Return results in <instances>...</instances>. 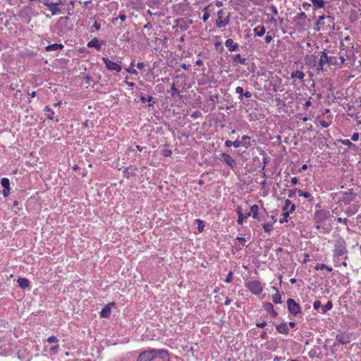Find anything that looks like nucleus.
I'll list each match as a JSON object with an SVG mask.
<instances>
[{
	"label": "nucleus",
	"instance_id": "63",
	"mask_svg": "<svg viewBox=\"0 0 361 361\" xmlns=\"http://www.w3.org/2000/svg\"><path fill=\"white\" fill-rule=\"evenodd\" d=\"M39 2L42 3L45 6L48 7L52 2L49 0H39Z\"/></svg>",
	"mask_w": 361,
	"mask_h": 361
},
{
	"label": "nucleus",
	"instance_id": "58",
	"mask_svg": "<svg viewBox=\"0 0 361 361\" xmlns=\"http://www.w3.org/2000/svg\"><path fill=\"white\" fill-rule=\"evenodd\" d=\"M152 99V96H147V97H141V100L142 102H151Z\"/></svg>",
	"mask_w": 361,
	"mask_h": 361
},
{
	"label": "nucleus",
	"instance_id": "39",
	"mask_svg": "<svg viewBox=\"0 0 361 361\" xmlns=\"http://www.w3.org/2000/svg\"><path fill=\"white\" fill-rule=\"evenodd\" d=\"M238 220H237V222L239 225H242L244 221L247 219L246 216L244 215L243 213H240L238 215Z\"/></svg>",
	"mask_w": 361,
	"mask_h": 361
},
{
	"label": "nucleus",
	"instance_id": "1",
	"mask_svg": "<svg viewBox=\"0 0 361 361\" xmlns=\"http://www.w3.org/2000/svg\"><path fill=\"white\" fill-rule=\"evenodd\" d=\"M329 52L330 51H328L326 49H324L319 53L318 66L317 67V73L326 71L324 68L326 64L341 67L346 61L343 53H339V61H338L336 56L329 55Z\"/></svg>",
	"mask_w": 361,
	"mask_h": 361
},
{
	"label": "nucleus",
	"instance_id": "9",
	"mask_svg": "<svg viewBox=\"0 0 361 361\" xmlns=\"http://www.w3.org/2000/svg\"><path fill=\"white\" fill-rule=\"evenodd\" d=\"M102 61H104L106 68L111 71H116L118 73L122 70L121 62H114L106 56L102 57Z\"/></svg>",
	"mask_w": 361,
	"mask_h": 361
},
{
	"label": "nucleus",
	"instance_id": "24",
	"mask_svg": "<svg viewBox=\"0 0 361 361\" xmlns=\"http://www.w3.org/2000/svg\"><path fill=\"white\" fill-rule=\"evenodd\" d=\"M87 47L91 48L94 47L98 51L101 49V44H99L98 39L96 37L93 38L87 43Z\"/></svg>",
	"mask_w": 361,
	"mask_h": 361
},
{
	"label": "nucleus",
	"instance_id": "8",
	"mask_svg": "<svg viewBox=\"0 0 361 361\" xmlns=\"http://www.w3.org/2000/svg\"><path fill=\"white\" fill-rule=\"evenodd\" d=\"M245 286L249 291L256 295L261 294L264 289L262 283L258 280H250L245 283Z\"/></svg>",
	"mask_w": 361,
	"mask_h": 361
},
{
	"label": "nucleus",
	"instance_id": "22",
	"mask_svg": "<svg viewBox=\"0 0 361 361\" xmlns=\"http://www.w3.org/2000/svg\"><path fill=\"white\" fill-rule=\"evenodd\" d=\"M17 282L19 287H20L23 289L29 287L30 285V281L26 278H18Z\"/></svg>",
	"mask_w": 361,
	"mask_h": 361
},
{
	"label": "nucleus",
	"instance_id": "4",
	"mask_svg": "<svg viewBox=\"0 0 361 361\" xmlns=\"http://www.w3.org/2000/svg\"><path fill=\"white\" fill-rule=\"evenodd\" d=\"M169 356L168 351L164 349H150L139 354L137 361H152L157 357L166 359Z\"/></svg>",
	"mask_w": 361,
	"mask_h": 361
},
{
	"label": "nucleus",
	"instance_id": "45",
	"mask_svg": "<svg viewBox=\"0 0 361 361\" xmlns=\"http://www.w3.org/2000/svg\"><path fill=\"white\" fill-rule=\"evenodd\" d=\"M47 342L49 343H56L59 342V339L56 336H52L47 338Z\"/></svg>",
	"mask_w": 361,
	"mask_h": 361
},
{
	"label": "nucleus",
	"instance_id": "14",
	"mask_svg": "<svg viewBox=\"0 0 361 361\" xmlns=\"http://www.w3.org/2000/svg\"><path fill=\"white\" fill-rule=\"evenodd\" d=\"M1 186L3 187L2 194L4 197H8L10 194V180L7 178H3L1 180Z\"/></svg>",
	"mask_w": 361,
	"mask_h": 361
},
{
	"label": "nucleus",
	"instance_id": "64",
	"mask_svg": "<svg viewBox=\"0 0 361 361\" xmlns=\"http://www.w3.org/2000/svg\"><path fill=\"white\" fill-rule=\"evenodd\" d=\"M252 92L250 91H247L243 94V96L246 98H250L252 97Z\"/></svg>",
	"mask_w": 361,
	"mask_h": 361
},
{
	"label": "nucleus",
	"instance_id": "20",
	"mask_svg": "<svg viewBox=\"0 0 361 361\" xmlns=\"http://www.w3.org/2000/svg\"><path fill=\"white\" fill-rule=\"evenodd\" d=\"M255 36L262 37L266 32V28L264 25H259L256 26L254 30Z\"/></svg>",
	"mask_w": 361,
	"mask_h": 361
},
{
	"label": "nucleus",
	"instance_id": "56",
	"mask_svg": "<svg viewBox=\"0 0 361 361\" xmlns=\"http://www.w3.org/2000/svg\"><path fill=\"white\" fill-rule=\"evenodd\" d=\"M198 222V230L200 232H202L204 228V225L202 224V221L200 219L197 220Z\"/></svg>",
	"mask_w": 361,
	"mask_h": 361
},
{
	"label": "nucleus",
	"instance_id": "16",
	"mask_svg": "<svg viewBox=\"0 0 361 361\" xmlns=\"http://www.w3.org/2000/svg\"><path fill=\"white\" fill-rule=\"evenodd\" d=\"M225 46L230 51H235L238 49V44L234 42L232 39H227L225 42Z\"/></svg>",
	"mask_w": 361,
	"mask_h": 361
},
{
	"label": "nucleus",
	"instance_id": "30",
	"mask_svg": "<svg viewBox=\"0 0 361 361\" xmlns=\"http://www.w3.org/2000/svg\"><path fill=\"white\" fill-rule=\"evenodd\" d=\"M272 288L276 291L271 297L273 302L275 304H281L282 301L280 293L275 287H272Z\"/></svg>",
	"mask_w": 361,
	"mask_h": 361
},
{
	"label": "nucleus",
	"instance_id": "52",
	"mask_svg": "<svg viewBox=\"0 0 361 361\" xmlns=\"http://www.w3.org/2000/svg\"><path fill=\"white\" fill-rule=\"evenodd\" d=\"M322 305V303L319 300H315L313 303V307L315 310L319 309Z\"/></svg>",
	"mask_w": 361,
	"mask_h": 361
},
{
	"label": "nucleus",
	"instance_id": "12",
	"mask_svg": "<svg viewBox=\"0 0 361 361\" xmlns=\"http://www.w3.org/2000/svg\"><path fill=\"white\" fill-rule=\"evenodd\" d=\"M288 311L293 315H297L301 312L300 306L293 299L289 298L287 300Z\"/></svg>",
	"mask_w": 361,
	"mask_h": 361
},
{
	"label": "nucleus",
	"instance_id": "53",
	"mask_svg": "<svg viewBox=\"0 0 361 361\" xmlns=\"http://www.w3.org/2000/svg\"><path fill=\"white\" fill-rule=\"evenodd\" d=\"M172 154V151L170 149H164L163 151V155L166 157H171Z\"/></svg>",
	"mask_w": 361,
	"mask_h": 361
},
{
	"label": "nucleus",
	"instance_id": "59",
	"mask_svg": "<svg viewBox=\"0 0 361 361\" xmlns=\"http://www.w3.org/2000/svg\"><path fill=\"white\" fill-rule=\"evenodd\" d=\"M272 39H273V38L271 36H270L269 35L265 36L264 41L267 44H269Z\"/></svg>",
	"mask_w": 361,
	"mask_h": 361
},
{
	"label": "nucleus",
	"instance_id": "25",
	"mask_svg": "<svg viewBox=\"0 0 361 361\" xmlns=\"http://www.w3.org/2000/svg\"><path fill=\"white\" fill-rule=\"evenodd\" d=\"M290 78L302 81L305 78V73L300 71H295L291 73Z\"/></svg>",
	"mask_w": 361,
	"mask_h": 361
},
{
	"label": "nucleus",
	"instance_id": "43",
	"mask_svg": "<svg viewBox=\"0 0 361 361\" xmlns=\"http://www.w3.org/2000/svg\"><path fill=\"white\" fill-rule=\"evenodd\" d=\"M171 96L172 97H174L176 94H178L179 92L176 86V85L174 83H173L171 85Z\"/></svg>",
	"mask_w": 361,
	"mask_h": 361
},
{
	"label": "nucleus",
	"instance_id": "3",
	"mask_svg": "<svg viewBox=\"0 0 361 361\" xmlns=\"http://www.w3.org/2000/svg\"><path fill=\"white\" fill-rule=\"evenodd\" d=\"M355 42L353 39L349 35L345 36L341 39L340 42V52L343 53L346 60H350L355 56Z\"/></svg>",
	"mask_w": 361,
	"mask_h": 361
},
{
	"label": "nucleus",
	"instance_id": "55",
	"mask_svg": "<svg viewBox=\"0 0 361 361\" xmlns=\"http://www.w3.org/2000/svg\"><path fill=\"white\" fill-rule=\"evenodd\" d=\"M359 137H360V134L358 133H355L353 134L352 137H351V140L355 142V141H357L359 140Z\"/></svg>",
	"mask_w": 361,
	"mask_h": 361
},
{
	"label": "nucleus",
	"instance_id": "46",
	"mask_svg": "<svg viewBox=\"0 0 361 361\" xmlns=\"http://www.w3.org/2000/svg\"><path fill=\"white\" fill-rule=\"evenodd\" d=\"M235 92L238 94H240L239 99H243V88L240 86H238L235 88Z\"/></svg>",
	"mask_w": 361,
	"mask_h": 361
},
{
	"label": "nucleus",
	"instance_id": "5",
	"mask_svg": "<svg viewBox=\"0 0 361 361\" xmlns=\"http://www.w3.org/2000/svg\"><path fill=\"white\" fill-rule=\"evenodd\" d=\"M357 194L352 189L348 192H338L333 194V199L341 205H348L353 202Z\"/></svg>",
	"mask_w": 361,
	"mask_h": 361
},
{
	"label": "nucleus",
	"instance_id": "50",
	"mask_svg": "<svg viewBox=\"0 0 361 361\" xmlns=\"http://www.w3.org/2000/svg\"><path fill=\"white\" fill-rule=\"evenodd\" d=\"M214 4V8L216 6L217 8H221L224 6L223 1H216L215 2H212Z\"/></svg>",
	"mask_w": 361,
	"mask_h": 361
},
{
	"label": "nucleus",
	"instance_id": "15",
	"mask_svg": "<svg viewBox=\"0 0 361 361\" xmlns=\"http://www.w3.org/2000/svg\"><path fill=\"white\" fill-rule=\"evenodd\" d=\"M221 157L223 161L231 169H233L236 166V161L230 154L222 153Z\"/></svg>",
	"mask_w": 361,
	"mask_h": 361
},
{
	"label": "nucleus",
	"instance_id": "19",
	"mask_svg": "<svg viewBox=\"0 0 361 361\" xmlns=\"http://www.w3.org/2000/svg\"><path fill=\"white\" fill-rule=\"evenodd\" d=\"M276 329L279 333L284 335L288 334L289 332L288 324L286 323H281L279 324H276Z\"/></svg>",
	"mask_w": 361,
	"mask_h": 361
},
{
	"label": "nucleus",
	"instance_id": "11",
	"mask_svg": "<svg viewBox=\"0 0 361 361\" xmlns=\"http://www.w3.org/2000/svg\"><path fill=\"white\" fill-rule=\"evenodd\" d=\"M318 56L315 55V54H308L306 55L305 57V64L310 68H315V71H317V67L318 66Z\"/></svg>",
	"mask_w": 361,
	"mask_h": 361
},
{
	"label": "nucleus",
	"instance_id": "38",
	"mask_svg": "<svg viewBox=\"0 0 361 361\" xmlns=\"http://www.w3.org/2000/svg\"><path fill=\"white\" fill-rule=\"evenodd\" d=\"M111 313V310L109 307H105L102 310L100 315L102 317H108Z\"/></svg>",
	"mask_w": 361,
	"mask_h": 361
},
{
	"label": "nucleus",
	"instance_id": "26",
	"mask_svg": "<svg viewBox=\"0 0 361 361\" xmlns=\"http://www.w3.org/2000/svg\"><path fill=\"white\" fill-rule=\"evenodd\" d=\"M297 192L299 196L303 197L304 198L307 199L309 202H312L314 200L312 195L308 192H303L302 190L298 189L297 190Z\"/></svg>",
	"mask_w": 361,
	"mask_h": 361
},
{
	"label": "nucleus",
	"instance_id": "28",
	"mask_svg": "<svg viewBox=\"0 0 361 361\" xmlns=\"http://www.w3.org/2000/svg\"><path fill=\"white\" fill-rule=\"evenodd\" d=\"M359 209V206L357 204H353L350 207H348L345 210V214L348 216H352L355 214Z\"/></svg>",
	"mask_w": 361,
	"mask_h": 361
},
{
	"label": "nucleus",
	"instance_id": "31",
	"mask_svg": "<svg viewBox=\"0 0 361 361\" xmlns=\"http://www.w3.org/2000/svg\"><path fill=\"white\" fill-rule=\"evenodd\" d=\"M259 206L257 204H253L250 207V212L253 219L259 220Z\"/></svg>",
	"mask_w": 361,
	"mask_h": 361
},
{
	"label": "nucleus",
	"instance_id": "60",
	"mask_svg": "<svg viewBox=\"0 0 361 361\" xmlns=\"http://www.w3.org/2000/svg\"><path fill=\"white\" fill-rule=\"evenodd\" d=\"M266 325H267V322H266L256 323V326L257 327H259V328H264V327L266 326Z\"/></svg>",
	"mask_w": 361,
	"mask_h": 361
},
{
	"label": "nucleus",
	"instance_id": "32",
	"mask_svg": "<svg viewBox=\"0 0 361 361\" xmlns=\"http://www.w3.org/2000/svg\"><path fill=\"white\" fill-rule=\"evenodd\" d=\"M63 48V45L62 44H53L48 45L45 47L46 51H56L59 49H62Z\"/></svg>",
	"mask_w": 361,
	"mask_h": 361
},
{
	"label": "nucleus",
	"instance_id": "42",
	"mask_svg": "<svg viewBox=\"0 0 361 361\" xmlns=\"http://www.w3.org/2000/svg\"><path fill=\"white\" fill-rule=\"evenodd\" d=\"M59 345H56L54 346H52L49 349V353L51 355H55V354H56L59 352Z\"/></svg>",
	"mask_w": 361,
	"mask_h": 361
},
{
	"label": "nucleus",
	"instance_id": "35",
	"mask_svg": "<svg viewBox=\"0 0 361 361\" xmlns=\"http://www.w3.org/2000/svg\"><path fill=\"white\" fill-rule=\"evenodd\" d=\"M47 8L51 12L52 16H56L61 13V9L59 8L54 3H51Z\"/></svg>",
	"mask_w": 361,
	"mask_h": 361
},
{
	"label": "nucleus",
	"instance_id": "34",
	"mask_svg": "<svg viewBox=\"0 0 361 361\" xmlns=\"http://www.w3.org/2000/svg\"><path fill=\"white\" fill-rule=\"evenodd\" d=\"M314 269L317 271L326 269L329 272L332 271V270H333L331 267H329L325 264H319V263H318L315 265Z\"/></svg>",
	"mask_w": 361,
	"mask_h": 361
},
{
	"label": "nucleus",
	"instance_id": "29",
	"mask_svg": "<svg viewBox=\"0 0 361 361\" xmlns=\"http://www.w3.org/2000/svg\"><path fill=\"white\" fill-rule=\"evenodd\" d=\"M276 221V219L273 218V221L266 222L263 225V228L266 233H269L274 228V224Z\"/></svg>",
	"mask_w": 361,
	"mask_h": 361
},
{
	"label": "nucleus",
	"instance_id": "48",
	"mask_svg": "<svg viewBox=\"0 0 361 361\" xmlns=\"http://www.w3.org/2000/svg\"><path fill=\"white\" fill-rule=\"evenodd\" d=\"M269 10L271 11V13L274 15V16H276L278 15V10H277V8L276 6L274 5H271L269 6Z\"/></svg>",
	"mask_w": 361,
	"mask_h": 361
},
{
	"label": "nucleus",
	"instance_id": "13",
	"mask_svg": "<svg viewBox=\"0 0 361 361\" xmlns=\"http://www.w3.org/2000/svg\"><path fill=\"white\" fill-rule=\"evenodd\" d=\"M202 11L204 13L201 19L204 23H206L211 17V13L214 11V4L212 3H209L202 8Z\"/></svg>",
	"mask_w": 361,
	"mask_h": 361
},
{
	"label": "nucleus",
	"instance_id": "49",
	"mask_svg": "<svg viewBox=\"0 0 361 361\" xmlns=\"http://www.w3.org/2000/svg\"><path fill=\"white\" fill-rule=\"evenodd\" d=\"M232 144H233V146L235 148H238L240 146L244 145L242 141H239L238 140L233 141Z\"/></svg>",
	"mask_w": 361,
	"mask_h": 361
},
{
	"label": "nucleus",
	"instance_id": "41",
	"mask_svg": "<svg viewBox=\"0 0 361 361\" xmlns=\"http://www.w3.org/2000/svg\"><path fill=\"white\" fill-rule=\"evenodd\" d=\"M342 145L347 146L348 147H355V145L350 140H341L340 141Z\"/></svg>",
	"mask_w": 361,
	"mask_h": 361
},
{
	"label": "nucleus",
	"instance_id": "51",
	"mask_svg": "<svg viewBox=\"0 0 361 361\" xmlns=\"http://www.w3.org/2000/svg\"><path fill=\"white\" fill-rule=\"evenodd\" d=\"M120 19L122 22L125 21L126 19V16L124 13H120L118 18H114L113 19V22H114L115 20H117L118 19Z\"/></svg>",
	"mask_w": 361,
	"mask_h": 361
},
{
	"label": "nucleus",
	"instance_id": "10",
	"mask_svg": "<svg viewBox=\"0 0 361 361\" xmlns=\"http://www.w3.org/2000/svg\"><path fill=\"white\" fill-rule=\"evenodd\" d=\"M352 341V333L343 331L338 334L336 336V342L335 344H348L350 343Z\"/></svg>",
	"mask_w": 361,
	"mask_h": 361
},
{
	"label": "nucleus",
	"instance_id": "37",
	"mask_svg": "<svg viewBox=\"0 0 361 361\" xmlns=\"http://www.w3.org/2000/svg\"><path fill=\"white\" fill-rule=\"evenodd\" d=\"M290 214H291V212H283V218L280 219L279 222L281 224H283V223L288 222Z\"/></svg>",
	"mask_w": 361,
	"mask_h": 361
},
{
	"label": "nucleus",
	"instance_id": "27",
	"mask_svg": "<svg viewBox=\"0 0 361 361\" xmlns=\"http://www.w3.org/2000/svg\"><path fill=\"white\" fill-rule=\"evenodd\" d=\"M233 62L234 63H240L242 65H245L247 63V59L242 58L240 54H237L234 55L233 58Z\"/></svg>",
	"mask_w": 361,
	"mask_h": 361
},
{
	"label": "nucleus",
	"instance_id": "7",
	"mask_svg": "<svg viewBox=\"0 0 361 361\" xmlns=\"http://www.w3.org/2000/svg\"><path fill=\"white\" fill-rule=\"evenodd\" d=\"M230 23V14L226 9L221 8L216 12L215 25L218 28L225 27Z\"/></svg>",
	"mask_w": 361,
	"mask_h": 361
},
{
	"label": "nucleus",
	"instance_id": "23",
	"mask_svg": "<svg viewBox=\"0 0 361 361\" xmlns=\"http://www.w3.org/2000/svg\"><path fill=\"white\" fill-rule=\"evenodd\" d=\"M312 5H313V9L314 11H317L319 8H323L325 6V1L324 0H311Z\"/></svg>",
	"mask_w": 361,
	"mask_h": 361
},
{
	"label": "nucleus",
	"instance_id": "57",
	"mask_svg": "<svg viewBox=\"0 0 361 361\" xmlns=\"http://www.w3.org/2000/svg\"><path fill=\"white\" fill-rule=\"evenodd\" d=\"M235 240L238 241L240 243V245H242V247L244 246V243L245 242V239L244 238H243V237H238V238H235Z\"/></svg>",
	"mask_w": 361,
	"mask_h": 361
},
{
	"label": "nucleus",
	"instance_id": "44",
	"mask_svg": "<svg viewBox=\"0 0 361 361\" xmlns=\"http://www.w3.org/2000/svg\"><path fill=\"white\" fill-rule=\"evenodd\" d=\"M233 272H232L231 271H230L228 273V274H227V276H226V279H224V282H225V283H228L231 282V281H232V279H233Z\"/></svg>",
	"mask_w": 361,
	"mask_h": 361
},
{
	"label": "nucleus",
	"instance_id": "36",
	"mask_svg": "<svg viewBox=\"0 0 361 361\" xmlns=\"http://www.w3.org/2000/svg\"><path fill=\"white\" fill-rule=\"evenodd\" d=\"M333 307V303L331 301H328L322 308V313L324 314L328 310H331Z\"/></svg>",
	"mask_w": 361,
	"mask_h": 361
},
{
	"label": "nucleus",
	"instance_id": "21",
	"mask_svg": "<svg viewBox=\"0 0 361 361\" xmlns=\"http://www.w3.org/2000/svg\"><path fill=\"white\" fill-rule=\"evenodd\" d=\"M44 114L48 120L53 121L54 119V111L49 106H46L44 109Z\"/></svg>",
	"mask_w": 361,
	"mask_h": 361
},
{
	"label": "nucleus",
	"instance_id": "6",
	"mask_svg": "<svg viewBox=\"0 0 361 361\" xmlns=\"http://www.w3.org/2000/svg\"><path fill=\"white\" fill-rule=\"evenodd\" d=\"M317 30L328 31L334 26V18L331 16H321L316 23Z\"/></svg>",
	"mask_w": 361,
	"mask_h": 361
},
{
	"label": "nucleus",
	"instance_id": "61",
	"mask_svg": "<svg viewBox=\"0 0 361 361\" xmlns=\"http://www.w3.org/2000/svg\"><path fill=\"white\" fill-rule=\"evenodd\" d=\"M136 66L138 69L142 70L145 67V65L143 62H139L137 63Z\"/></svg>",
	"mask_w": 361,
	"mask_h": 361
},
{
	"label": "nucleus",
	"instance_id": "33",
	"mask_svg": "<svg viewBox=\"0 0 361 361\" xmlns=\"http://www.w3.org/2000/svg\"><path fill=\"white\" fill-rule=\"evenodd\" d=\"M328 212L324 210H318L316 211L315 214V219L317 220H322V219H324L327 216Z\"/></svg>",
	"mask_w": 361,
	"mask_h": 361
},
{
	"label": "nucleus",
	"instance_id": "47",
	"mask_svg": "<svg viewBox=\"0 0 361 361\" xmlns=\"http://www.w3.org/2000/svg\"><path fill=\"white\" fill-rule=\"evenodd\" d=\"M125 70L126 71L127 73H128L130 74H133V75H137L138 74L137 71L135 68H133V67L127 68Z\"/></svg>",
	"mask_w": 361,
	"mask_h": 361
},
{
	"label": "nucleus",
	"instance_id": "54",
	"mask_svg": "<svg viewBox=\"0 0 361 361\" xmlns=\"http://www.w3.org/2000/svg\"><path fill=\"white\" fill-rule=\"evenodd\" d=\"M336 220H337V221H338V223H343V224H345V225H347V224H348V219H346V218L343 219V218H341V217H338V218H337V219H336Z\"/></svg>",
	"mask_w": 361,
	"mask_h": 361
},
{
	"label": "nucleus",
	"instance_id": "18",
	"mask_svg": "<svg viewBox=\"0 0 361 361\" xmlns=\"http://www.w3.org/2000/svg\"><path fill=\"white\" fill-rule=\"evenodd\" d=\"M295 204L289 199H286L283 207V211L293 213L295 211Z\"/></svg>",
	"mask_w": 361,
	"mask_h": 361
},
{
	"label": "nucleus",
	"instance_id": "40",
	"mask_svg": "<svg viewBox=\"0 0 361 361\" xmlns=\"http://www.w3.org/2000/svg\"><path fill=\"white\" fill-rule=\"evenodd\" d=\"M317 122H318L319 125H320L322 127L325 128H328L331 123V122H329V121H326L325 120H321V119H319Z\"/></svg>",
	"mask_w": 361,
	"mask_h": 361
},
{
	"label": "nucleus",
	"instance_id": "17",
	"mask_svg": "<svg viewBox=\"0 0 361 361\" xmlns=\"http://www.w3.org/2000/svg\"><path fill=\"white\" fill-rule=\"evenodd\" d=\"M263 307L265 311L270 313L272 317H276L278 315L277 312L274 310V305L271 302H266L264 304Z\"/></svg>",
	"mask_w": 361,
	"mask_h": 361
},
{
	"label": "nucleus",
	"instance_id": "2",
	"mask_svg": "<svg viewBox=\"0 0 361 361\" xmlns=\"http://www.w3.org/2000/svg\"><path fill=\"white\" fill-rule=\"evenodd\" d=\"M347 253L348 248L346 241L343 238H337L334 242L333 250V257L335 267L340 266L337 260L340 257H343L345 260L348 259Z\"/></svg>",
	"mask_w": 361,
	"mask_h": 361
},
{
	"label": "nucleus",
	"instance_id": "62",
	"mask_svg": "<svg viewBox=\"0 0 361 361\" xmlns=\"http://www.w3.org/2000/svg\"><path fill=\"white\" fill-rule=\"evenodd\" d=\"M92 27H94L97 30H99L101 28V25L98 22L95 21L92 25Z\"/></svg>",
	"mask_w": 361,
	"mask_h": 361
}]
</instances>
